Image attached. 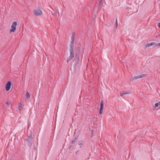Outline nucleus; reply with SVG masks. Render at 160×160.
I'll use <instances>...</instances> for the list:
<instances>
[{"instance_id": "f03ea898", "label": "nucleus", "mask_w": 160, "mask_h": 160, "mask_svg": "<svg viewBox=\"0 0 160 160\" xmlns=\"http://www.w3.org/2000/svg\"><path fill=\"white\" fill-rule=\"evenodd\" d=\"M147 74H144L139 75L137 76H135L134 77L130 79L131 81H132L135 80H137L139 78H144L147 76Z\"/></svg>"}, {"instance_id": "5701e85b", "label": "nucleus", "mask_w": 160, "mask_h": 160, "mask_svg": "<svg viewBox=\"0 0 160 160\" xmlns=\"http://www.w3.org/2000/svg\"><path fill=\"white\" fill-rule=\"evenodd\" d=\"M158 26L160 28V22L158 23Z\"/></svg>"}, {"instance_id": "20e7f679", "label": "nucleus", "mask_w": 160, "mask_h": 160, "mask_svg": "<svg viewBox=\"0 0 160 160\" xmlns=\"http://www.w3.org/2000/svg\"><path fill=\"white\" fill-rule=\"evenodd\" d=\"M17 25V22L15 21L12 22L11 26L12 29L10 30V32H14L15 31Z\"/></svg>"}, {"instance_id": "393cba45", "label": "nucleus", "mask_w": 160, "mask_h": 160, "mask_svg": "<svg viewBox=\"0 0 160 160\" xmlns=\"http://www.w3.org/2000/svg\"><path fill=\"white\" fill-rule=\"evenodd\" d=\"M158 102V103H159V105H160V101H159Z\"/></svg>"}, {"instance_id": "9b49d317", "label": "nucleus", "mask_w": 160, "mask_h": 160, "mask_svg": "<svg viewBox=\"0 0 160 160\" xmlns=\"http://www.w3.org/2000/svg\"><path fill=\"white\" fill-rule=\"evenodd\" d=\"M155 43L154 42H151V43H148L146 44V47H150L151 46L154 45Z\"/></svg>"}, {"instance_id": "7ed1b4c3", "label": "nucleus", "mask_w": 160, "mask_h": 160, "mask_svg": "<svg viewBox=\"0 0 160 160\" xmlns=\"http://www.w3.org/2000/svg\"><path fill=\"white\" fill-rule=\"evenodd\" d=\"M33 13L34 15L36 16H37L41 15L42 14V12L40 9L38 8L36 9H34L33 11Z\"/></svg>"}, {"instance_id": "4468645a", "label": "nucleus", "mask_w": 160, "mask_h": 160, "mask_svg": "<svg viewBox=\"0 0 160 160\" xmlns=\"http://www.w3.org/2000/svg\"><path fill=\"white\" fill-rule=\"evenodd\" d=\"M28 145L29 147H30L32 145V141H28Z\"/></svg>"}, {"instance_id": "2f4dec72", "label": "nucleus", "mask_w": 160, "mask_h": 160, "mask_svg": "<svg viewBox=\"0 0 160 160\" xmlns=\"http://www.w3.org/2000/svg\"><path fill=\"white\" fill-rule=\"evenodd\" d=\"M70 128H69V131H70Z\"/></svg>"}, {"instance_id": "6e6552de", "label": "nucleus", "mask_w": 160, "mask_h": 160, "mask_svg": "<svg viewBox=\"0 0 160 160\" xmlns=\"http://www.w3.org/2000/svg\"><path fill=\"white\" fill-rule=\"evenodd\" d=\"M80 52L76 51L75 54V58L77 60H79V58Z\"/></svg>"}, {"instance_id": "a211bd4d", "label": "nucleus", "mask_w": 160, "mask_h": 160, "mask_svg": "<svg viewBox=\"0 0 160 160\" xmlns=\"http://www.w3.org/2000/svg\"><path fill=\"white\" fill-rule=\"evenodd\" d=\"M159 105V103H158V102L156 103L155 104V108L158 107V106Z\"/></svg>"}, {"instance_id": "423d86ee", "label": "nucleus", "mask_w": 160, "mask_h": 160, "mask_svg": "<svg viewBox=\"0 0 160 160\" xmlns=\"http://www.w3.org/2000/svg\"><path fill=\"white\" fill-rule=\"evenodd\" d=\"M103 105H104V103H103V100H102L101 102V103H100V111H99V113L100 115H101L102 112H103Z\"/></svg>"}, {"instance_id": "4be33fe9", "label": "nucleus", "mask_w": 160, "mask_h": 160, "mask_svg": "<svg viewBox=\"0 0 160 160\" xmlns=\"http://www.w3.org/2000/svg\"><path fill=\"white\" fill-rule=\"evenodd\" d=\"M69 111H66V115L67 114H68V115H69Z\"/></svg>"}, {"instance_id": "2eb2a0df", "label": "nucleus", "mask_w": 160, "mask_h": 160, "mask_svg": "<svg viewBox=\"0 0 160 160\" xmlns=\"http://www.w3.org/2000/svg\"><path fill=\"white\" fill-rule=\"evenodd\" d=\"M26 98H29L30 97V93L28 92H27V93H26Z\"/></svg>"}, {"instance_id": "9d476101", "label": "nucleus", "mask_w": 160, "mask_h": 160, "mask_svg": "<svg viewBox=\"0 0 160 160\" xmlns=\"http://www.w3.org/2000/svg\"><path fill=\"white\" fill-rule=\"evenodd\" d=\"M32 135L31 134L28 136V138L27 140V141H32Z\"/></svg>"}, {"instance_id": "b1692460", "label": "nucleus", "mask_w": 160, "mask_h": 160, "mask_svg": "<svg viewBox=\"0 0 160 160\" xmlns=\"http://www.w3.org/2000/svg\"><path fill=\"white\" fill-rule=\"evenodd\" d=\"M157 46H160V43H159Z\"/></svg>"}, {"instance_id": "aec40b11", "label": "nucleus", "mask_w": 160, "mask_h": 160, "mask_svg": "<svg viewBox=\"0 0 160 160\" xmlns=\"http://www.w3.org/2000/svg\"><path fill=\"white\" fill-rule=\"evenodd\" d=\"M70 61V56L68 57L67 60V62H68Z\"/></svg>"}, {"instance_id": "f8f14e48", "label": "nucleus", "mask_w": 160, "mask_h": 160, "mask_svg": "<svg viewBox=\"0 0 160 160\" xmlns=\"http://www.w3.org/2000/svg\"><path fill=\"white\" fill-rule=\"evenodd\" d=\"M22 108V105L21 104H20L19 105L18 108V109L19 110V111H21Z\"/></svg>"}, {"instance_id": "ddd939ff", "label": "nucleus", "mask_w": 160, "mask_h": 160, "mask_svg": "<svg viewBox=\"0 0 160 160\" xmlns=\"http://www.w3.org/2000/svg\"><path fill=\"white\" fill-rule=\"evenodd\" d=\"M102 2V0H100L99 3V5L100 6H102V5H103Z\"/></svg>"}, {"instance_id": "bb28decb", "label": "nucleus", "mask_w": 160, "mask_h": 160, "mask_svg": "<svg viewBox=\"0 0 160 160\" xmlns=\"http://www.w3.org/2000/svg\"><path fill=\"white\" fill-rule=\"evenodd\" d=\"M76 154L78 153L77 152H76Z\"/></svg>"}, {"instance_id": "dca6fc26", "label": "nucleus", "mask_w": 160, "mask_h": 160, "mask_svg": "<svg viewBox=\"0 0 160 160\" xmlns=\"http://www.w3.org/2000/svg\"><path fill=\"white\" fill-rule=\"evenodd\" d=\"M118 26V20L117 18H116V21H115V27L116 28H117Z\"/></svg>"}, {"instance_id": "f3484780", "label": "nucleus", "mask_w": 160, "mask_h": 160, "mask_svg": "<svg viewBox=\"0 0 160 160\" xmlns=\"http://www.w3.org/2000/svg\"><path fill=\"white\" fill-rule=\"evenodd\" d=\"M6 104L7 105V107H8V106L10 105L11 104V101L8 102H7Z\"/></svg>"}, {"instance_id": "c756f323", "label": "nucleus", "mask_w": 160, "mask_h": 160, "mask_svg": "<svg viewBox=\"0 0 160 160\" xmlns=\"http://www.w3.org/2000/svg\"><path fill=\"white\" fill-rule=\"evenodd\" d=\"M67 109H68V108H67Z\"/></svg>"}, {"instance_id": "7c9ffc66", "label": "nucleus", "mask_w": 160, "mask_h": 160, "mask_svg": "<svg viewBox=\"0 0 160 160\" xmlns=\"http://www.w3.org/2000/svg\"><path fill=\"white\" fill-rule=\"evenodd\" d=\"M52 15H54V14H53L52 13Z\"/></svg>"}, {"instance_id": "1a4fd4ad", "label": "nucleus", "mask_w": 160, "mask_h": 160, "mask_svg": "<svg viewBox=\"0 0 160 160\" xmlns=\"http://www.w3.org/2000/svg\"><path fill=\"white\" fill-rule=\"evenodd\" d=\"M69 139H70V138H69V135H68V136H66V140H65V144L67 142V143L68 142H69Z\"/></svg>"}, {"instance_id": "0eeeda50", "label": "nucleus", "mask_w": 160, "mask_h": 160, "mask_svg": "<svg viewBox=\"0 0 160 160\" xmlns=\"http://www.w3.org/2000/svg\"><path fill=\"white\" fill-rule=\"evenodd\" d=\"M131 93V92L130 91H128V92H126L125 91H122L121 92L120 94V96L122 97V98L124 97V95L125 94H130Z\"/></svg>"}, {"instance_id": "412c9836", "label": "nucleus", "mask_w": 160, "mask_h": 160, "mask_svg": "<svg viewBox=\"0 0 160 160\" xmlns=\"http://www.w3.org/2000/svg\"><path fill=\"white\" fill-rule=\"evenodd\" d=\"M56 16L57 17H58V16L59 17V12L58 11V14H57V12H56Z\"/></svg>"}, {"instance_id": "f257e3e1", "label": "nucleus", "mask_w": 160, "mask_h": 160, "mask_svg": "<svg viewBox=\"0 0 160 160\" xmlns=\"http://www.w3.org/2000/svg\"><path fill=\"white\" fill-rule=\"evenodd\" d=\"M75 33L74 32L72 33L71 37V60L74 57V54L73 51V45L75 41Z\"/></svg>"}, {"instance_id": "39448f33", "label": "nucleus", "mask_w": 160, "mask_h": 160, "mask_svg": "<svg viewBox=\"0 0 160 160\" xmlns=\"http://www.w3.org/2000/svg\"><path fill=\"white\" fill-rule=\"evenodd\" d=\"M11 86V82L10 81H8L6 84V89L7 91H9Z\"/></svg>"}, {"instance_id": "cd10ccee", "label": "nucleus", "mask_w": 160, "mask_h": 160, "mask_svg": "<svg viewBox=\"0 0 160 160\" xmlns=\"http://www.w3.org/2000/svg\"><path fill=\"white\" fill-rule=\"evenodd\" d=\"M68 148H69V149H70V147L69 146H68Z\"/></svg>"}, {"instance_id": "6ab92c4d", "label": "nucleus", "mask_w": 160, "mask_h": 160, "mask_svg": "<svg viewBox=\"0 0 160 160\" xmlns=\"http://www.w3.org/2000/svg\"><path fill=\"white\" fill-rule=\"evenodd\" d=\"M78 144L79 145H82V141H79L78 142Z\"/></svg>"}, {"instance_id": "a878e982", "label": "nucleus", "mask_w": 160, "mask_h": 160, "mask_svg": "<svg viewBox=\"0 0 160 160\" xmlns=\"http://www.w3.org/2000/svg\"><path fill=\"white\" fill-rule=\"evenodd\" d=\"M72 143H73L74 142V141H72Z\"/></svg>"}, {"instance_id": "c85d7f7f", "label": "nucleus", "mask_w": 160, "mask_h": 160, "mask_svg": "<svg viewBox=\"0 0 160 160\" xmlns=\"http://www.w3.org/2000/svg\"><path fill=\"white\" fill-rule=\"evenodd\" d=\"M93 132H92V134H93Z\"/></svg>"}]
</instances>
